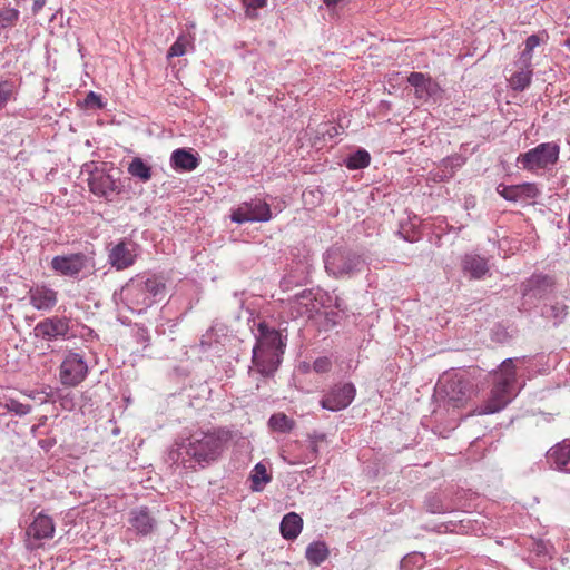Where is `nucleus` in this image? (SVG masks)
<instances>
[{"label":"nucleus","mask_w":570,"mask_h":570,"mask_svg":"<svg viewBox=\"0 0 570 570\" xmlns=\"http://www.w3.org/2000/svg\"><path fill=\"white\" fill-rule=\"evenodd\" d=\"M167 294L166 279L160 274L142 273L131 277L120 289V299L135 313L147 311Z\"/></svg>","instance_id":"obj_1"},{"label":"nucleus","mask_w":570,"mask_h":570,"mask_svg":"<svg viewBox=\"0 0 570 570\" xmlns=\"http://www.w3.org/2000/svg\"><path fill=\"white\" fill-rule=\"evenodd\" d=\"M525 363V357L507 358L494 373L493 386L483 405L474 407L470 414H492L503 410L517 395V368Z\"/></svg>","instance_id":"obj_2"},{"label":"nucleus","mask_w":570,"mask_h":570,"mask_svg":"<svg viewBox=\"0 0 570 570\" xmlns=\"http://www.w3.org/2000/svg\"><path fill=\"white\" fill-rule=\"evenodd\" d=\"M284 350L285 342L282 334L266 322H259L252 355L256 371L263 376L273 375L281 363Z\"/></svg>","instance_id":"obj_3"},{"label":"nucleus","mask_w":570,"mask_h":570,"mask_svg":"<svg viewBox=\"0 0 570 570\" xmlns=\"http://www.w3.org/2000/svg\"><path fill=\"white\" fill-rule=\"evenodd\" d=\"M228 439L229 432L222 429L195 432L177 444V458L187 455L204 466L220 456Z\"/></svg>","instance_id":"obj_4"},{"label":"nucleus","mask_w":570,"mask_h":570,"mask_svg":"<svg viewBox=\"0 0 570 570\" xmlns=\"http://www.w3.org/2000/svg\"><path fill=\"white\" fill-rule=\"evenodd\" d=\"M436 392L445 399L449 407L462 409L475 394V389L468 375L446 373L439 380Z\"/></svg>","instance_id":"obj_5"},{"label":"nucleus","mask_w":570,"mask_h":570,"mask_svg":"<svg viewBox=\"0 0 570 570\" xmlns=\"http://www.w3.org/2000/svg\"><path fill=\"white\" fill-rule=\"evenodd\" d=\"M560 147L558 144L541 142L534 148L522 153L517 158V164L524 170L537 171L549 169L557 164L559 159Z\"/></svg>","instance_id":"obj_6"},{"label":"nucleus","mask_w":570,"mask_h":570,"mask_svg":"<svg viewBox=\"0 0 570 570\" xmlns=\"http://www.w3.org/2000/svg\"><path fill=\"white\" fill-rule=\"evenodd\" d=\"M117 174V170L112 171L107 170L106 167H95L89 171L87 179L89 190L99 198L112 202L122 189L120 179L116 176Z\"/></svg>","instance_id":"obj_7"},{"label":"nucleus","mask_w":570,"mask_h":570,"mask_svg":"<svg viewBox=\"0 0 570 570\" xmlns=\"http://www.w3.org/2000/svg\"><path fill=\"white\" fill-rule=\"evenodd\" d=\"M51 268L59 275L78 278L81 274H91L95 268L94 258L83 253L58 255L51 259Z\"/></svg>","instance_id":"obj_8"},{"label":"nucleus","mask_w":570,"mask_h":570,"mask_svg":"<svg viewBox=\"0 0 570 570\" xmlns=\"http://www.w3.org/2000/svg\"><path fill=\"white\" fill-rule=\"evenodd\" d=\"M88 374L85 356L78 352H68L60 365V382L66 386H77Z\"/></svg>","instance_id":"obj_9"},{"label":"nucleus","mask_w":570,"mask_h":570,"mask_svg":"<svg viewBox=\"0 0 570 570\" xmlns=\"http://www.w3.org/2000/svg\"><path fill=\"white\" fill-rule=\"evenodd\" d=\"M362 265L363 259L357 254L332 250L325 262V269L328 274L338 277L360 271Z\"/></svg>","instance_id":"obj_10"},{"label":"nucleus","mask_w":570,"mask_h":570,"mask_svg":"<svg viewBox=\"0 0 570 570\" xmlns=\"http://www.w3.org/2000/svg\"><path fill=\"white\" fill-rule=\"evenodd\" d=\"M138 249V244L125 237L110 247L108 252V263L116 271L127 269L136 263Z\"/></svg>","instance_id":"obj_11"},{"label":"nucleus","mask_w":570,"mask_h":570,"mask_svg":"<svg viewBox=\"0 0 570 570\" xmlns=\"http://www.w3.org/2000/svg\"><path fill=\"white\" fill-rule=\"evenodd\" d=\"M127 522L128 530L141 537L155 533L158 528L156 511L145 505L131 509L128 513Z\"/></svg>","instance_id":"obj_12"},{"label":"nucleus","mask_w":570,"mask_h":570,"mask_svg":"<svg viewBox=\"0 0 570 570\" xmlns=\"http://www.w3.org/2000/svg\"><path fill=\"white\" fill-rule=\"evenodd\" d=\"M272 218L269 205L262 199L245 202L233 210L230 219L237 224L247 222H268Z\"/></svg>","instance_id":"obj_13"},{"label":"nucleus","mask_w":570,"mask_h":570,"mask_svg":"<svg viewBox=\"0 0 570 570\" xmlns=\"http://www.w3.org/2000/svg\"><path fill=\"white\" fill-rule=\"evenodd\" d=\"M70 318L52 316L39 322L35 327V334L46 341L67 338L70 331Z\"/></svg>","instance_id":"obj_14"},{"label":"nucleus","mask_w":570,"mask_h":570,"mask_svg":"<svg viewBox=\"0 0 570 570\" xmlns=\"http://www.w3.org/2000/svg\"><path fill=\"white\" fill-rule=\"evenodd\" d=\"M354 397L355 387L352 383L336 384L323 396V409L340 411L348 406Z\"/></svg>","instance_id":"obj_15"},{"label":"nucleus","mask_w":570,"mask_h":570,"mask_svg":"<svg viewBox=\"0 0 570 570\" xmlns=\"http://www.w3.org/2000/svg\"><path fill=\"white\" fill-rule=\"evenodd\" d=\"M497 193L508 202H528L535 199L540 195V190L534 183H523L519 185L499 184L495 188Z\"/></svg>","instance_id":"obj_16"},{"label":"nucleus","mask_w":570,"mask_h":570,"mask_svg":"<svg viewBox=\"0 0 570 570\" xmlns=\"http://www.w3.org/2000/svg\"><path fill=\"white\" fill-rule=\"evenodd\" d=\"M553 287V281L547 275H532L521 284L524 304L528 301L540 299L548 295Z\"/></svg>","instance_id":"obj_17"},{"label":"nucleus","mask_w":570,"mask_h":570,"mask_svg":"<svg viewBox=\"0 0 570 570\" xmlns=\"http://www.w3.org/2000/svg\"><path fill=\"white\" fill-rule=\"evenodd\" d=\"M407 82L414 88L415 98L420 101H428L441 91L438 82L422 72H411Z\"/></svg>","instance_id":"obj_18"},{"label":"nucleus","mask_w":570,"mask_h":570,"mask_svg":"<svg viewBox=\"0 0 570 570\" xmlns=\"http://www.w3.org/2000/svg\"><path fill=\"white\" fill-rule=\"evenodd\" d=\"M30 304L38 311H50L58 302V293L46 285H35L29 292Z\"/></svg>","instance_id":"obj_19"},{"label":"nucleus","mask_w":570,"mask_h":570,"mask_svg":"<svg viewBox=\"0 0 570 570\" xmlns=\"http://www.w3.org/2000/svg\"><path fill=\"white\" fill-rule=\"evenodd\" d=\"M55 534V523L51 517L40 512L27 529L29 540L51 539Z\"/></svg>","instance_id":"obj_20"},{"label":"nucleus","mask_w":570,"mask_h":570,"mask_svg":"<svg viewBox=\"0 0 570 570\" xmlns=\"http://www.w3.org/2000/svg\"><path fill=\"white\" fill-rule=\"evenodd\" d=\"M548 462L556 469L570 472V440H564L547 453Z\"/></svg>","instance_id":"obj_21"},{"label":"nucleus","mask_w":570,"mask_h":570,"mask_svg":"<svg viewBox=\"0 0 570 570\" xmlns=\"http://www.w3.org/2000/svg\"><path fill=\"white\" fill-rule=\"evenodd\" d=\"M462 269L471 278H482L488 272V261L476 254H466L462 259Z\"/></svg>","instance_id":"obj_22"},{"label":"nucleus","mask_w":570,"mask_h":570,"mask_svg":"<svg viewBox=\"0 0 570 570\" xmlns=\"http://www.w3.org/2000/svg\"><path fill=\"white\" fill-rule=\"evenodd\" d=\"M171 167L176 170L191 171L199 165L197 155L189 150L179 148L173 151L170 156Z\"/></svg>","instance_id":"obj_23"},{"label":"nucleus","mask_w":570,"mask_h":570,"mask_svg":"<svg viewBox=\"0 0 570 570\" xmlns=\"http://www.w3.org/2000/svg\"><path fill=\"white\" fill-rule=\"evenodd\" d=\"M303 529V519L296 512L285 514L279 524V531L285 540H295Z\"/></svg>","instance_id":"obj_24"},{"label":"nucleus","mask_w":570,"mask_h":570,"mask_svg":"<svg viewBox=\"0 0 570 570\" xmlns=\"http://www.w3.org/2000/svg\"><path fill=\"white\" fill-rule=\"evenodd\" d=\"M19 85L13 79H2L0 81V111L6 108L8 102L17 99Z\"/></svg>","instance_id":"obj_25"},{"label":"nucleus","mask_w":570,"mask_h":570,"mask_svg":"<svg viewBox=\"0 0 570 570\" xmlns=\"http://www.w3.org/2000/svg\"><path fill=\"white\" fill-rule=\"evenodd\" d=\"M532 68L518 67V71L511 75L509 82L513 90L523 91L531 83Z\"/></svg>","instance_id":"obj_26"},{"label":"nucleus","mask_w":570,"mask_h":570,"mask_svg":"<svg viewBox=\"0 0 570 570\" xmlns=\"http://www.w3.org/2000/svg\"><path fill=\"white\" fill-rule=\"evenodd\" d=\"M272 476L267 472L266 466L263 463H257L250 474L252 490L259 492L264 489V485L271 482Z\"/></svg>","instance_id":"obj_27"},{"label":"nucleus","mask_w":570,"mask_h":570,"mask_svg":"<svg viewBox=\"0 0 570 570\" xmlns=\"http://www.w3.org/2000/svg\"><path fill=\"white\" fill-rule=\"evenodd\" d=\"M128 173L139 180L146 183L151 178V167L140 157H135L128 165Z\"/></svg>","instance_id":"obj_28"},{"label":"nucleus","mask_w":570,"mask_h":570,"mask_svg":"<svg viewBox=\"0 0 570 570\" xmlns=\"http://www.w3.org/2000/svg\"><path fill=\"white\" fill-rule=\"evenodd\" d=\"M268 426L279 433H288L294 426L295 422L284 413H275L268 420Z\"/></svg>","instance_id":"obj_29"},{"label":"nucleus","mask_w":570,"mask_h":570,"mask_svg":"<svg viewBox=\"0 0 570 570\" xmlns=\"http://www.w3.org/2000/svg\"><path fill=\"white\" fill-rule=\"evenodd\" d=\"M371 156L365 149H357L355 153L348 155L345 159V165L348 169H363L370 165Z\"/></svg>","instance_id":"obj_30"},{"label":"nucleus","mask_w":570,"mask_h":570,"mask_svg":"<svg viewBox=\"0 0 570 570\" xmlns=\"http://www.w3.org/2000/svg\"><path fill=\"white\" fill-rule=\"evenodd\" d=\"M425 508L431 513H446L454 509L451 504L445 503L439 494L429 495Z\"/></svg>","instance_id":"obj_31"},{"label":"nucleus","mask_w":570,"mask_h":570,"mask_svg":"<svg viewBox=\"0 0 570 570\" xmlns=\"http://www.w3.org/2000/svg\"><path fill=\"white\" fill-rule=\"evenodd\" d=\"M323 314V330L340 324L345 316V312L338 303H336L335 309L325 311Z\"/></svg>","instance_id":"obj_32"},{"label":"nucleus","mask_w":570,"mask_h":570,"mask_svg":"<svg viewBox=\"0 0 570 570\" xmlns=\"http://www.w3.org/2000/svg\"><path fill=\"white\" fill-rule=\"evenodd\" d=\"M543 316L554 321V324H559L567 315V306L561 303L554 305H547L542 311Z\"/></svg>","instance_id":"obj_33"},{"label":"nucleus","mask_w":570,"mask_h":570,"mask_svg":"<svg viewBox=\"0 0 570 570\" xmlns=\"http://www.w3.org/2000/svg\"><path fill=\"white\" fill-rule=\"evenodd\" d=\"M3 406L8 412L18 416H24L31 412V405L21 403L16 399H7Z\"/></svg>","instance_id":"obj_34"},{"label":"nucleus","mask_w":570,"mask_h":570,"mask_svg":"<svg viewBox=\"0 0 570 570\" xmlns=\"http://www.w3.org/2000/svg\"><path fill=\"white\" fill-rule=\"evenodd\" d=\"M20 12L16 8H6L0 11V26L1 28H9L16 24Z\"/></svg>","instance_id":"obj_35"},{"label":"nucleus","mask_w":570,"mask_h":570,"mask_svg":"<svg viewBox=\"0 0 570 570\" xmlns=\"http://www.w3.org/2000/svg\"><path fill=\"white\" fill-rule=\"evenodd\" d=\"M189 41L185 36H179L176 41L170 46L167 58L181 57L186 53Z\"/></svg>","instance_id":"obj_36"},{"label":"nucleus","mask_w":570,"mask_h":570,"mask_svg":"<svg viewBox=\"0 0 570 570\" xmlns=\"http://www.w3.org/2000/svg\"><path fill=\"white\" fill-rule=\"evenodd\" d=\"M306 559L313 564V566H320L321 564V541L316 540L313 541L306 549Z\"/></svg>","instance_id":"obj_37"},{"label":"nucleus","mask_w":570,"mask_h":570,"mask_svg":"<svg viewBox=\"0 0 570 570\" xmlns=\"http://www.w3.org/2000/svg\"><path fill=\"white\" fill-rule=\"evenodd\" d=\"M267 0H244V6L246 8V16L249 18L257 17V9H261L266 6Z\"/></svg>","instance_id":"obj_38"},{"label":"nucleus","mask_w":570,"mask_h":570,"mask_svg":"<svg viewBox=\"0 0 570 570\" xmlns=\"http://www.w3.org/2000/svg\"><path fill=\"white\" fill-rule=\"evenodd\" d=\"M298 371L302 374H312L314 372L315 374H318L321 372V360L316 358L313 364H309L308 362H302L298 365Z\"/></svg>","instance_id":"obj_39"},{"label":"nucleus","mask_w":570,"mask_h":570,"mask_svg":"<svg viewBox=\"0 0 570 570\" xmlns=\"http://www.w3.org/2000/svg\"><path fill=\"white\" fill-rule=\"evenodd\" d=\"M517 67L532 68V51L528 49H523L520 53L518 61L515 62Z\"/></svg>","instance_id":"obj_40"},{"label":"nucleus","mask_w":570,"mask_h":570,"mask_svg":"<svg viewBox=\"0 0 570 570\" xmlns=\"http://www.w3.org/2000/svg\"><path fill=\"white\" fill-rule=\"evenodd\" d=\"M350 0H323V3L332 11H337L345 8L348 4Z\"/></svg>","instance_id":"obj_41"},{"label":"nucleus","mask_w":570,"mask_h":570,"mask_svg":"<svg viewBox=\"0 0 570 570\" xmlns=\"http://www.w3.org/2000/svg\"><path fill=\"white\" fill-rule=\"evenodd\" d=\"M540 45V38L537 35H531L525 40V49L533 52L534 48H537Z\"/></svg>","instance_id":"obj_42"},{"label":"nucleus","mask_w":570,"mask_h":570,"mask_svg":"<svg viewBox=\"0 0 570 570\" xmlns=\"http://www.w3.org/2000/svg\"><path fill=\"white\" fill-rule=\"evenodd\" d=\"M86 104L88 106L90 105H97L98 107H101V98L99 95H97L96 92L94 91H90L87 97H86Z\"/></svg>","instance_id":"obj_43"},{"label":"nucleus","mask_w":570,"mask_h":570,"mask_svg":"<svg viewBox=\"0 0 570 570\" xmlns=\"http://www.w3.org/2000/svg\"><path fill=\"white\" fill-rule=\"evenodd\" d=\"M47 0H33L32 12L37 14L46 4Z\"/></svg>","instance_id":"obj_44"},{"label":"nucleus","mask_w":570,"mask_h":570,"mask_svg":"<svg viewBox=\"0 0 570 570\" xmlns=\"http://www.w3.org/2000/svg\"><path fill=\"white\" fill-rule=\"evenodd\" d=\"M314 196V190H305L303 193V199H304V203L307 205V204H311V205H314L313 202H309V198Z\"/></svg>","instance_id":"obj_45"},{"label":"nucleus","mask_w":570,"mask_h":570,"mask_svg":"<svg viewBox=\"0 0 570 570\" xmlns=\"http://www.w3.org/2000/svg\"><path fill=\"white\" fill-rule=\"evenodd\" d=\"M331 137L338 134V130L335 126H332L331 129H327L326 131Z\"/></svg>","instance_id":"obj_46"},{"label":"nucleus","mask_w":570,"mask_h":570,"mask_svg":"<svg viewBox=\"0 0 570 570\" xmlns=\"http://www.w3.org/2000/svg\"><path fill=\"white\" fill-rule=\"evenodd\" d=\"M331 137L338 134V130L335 126H332L331 129H327L326 131Z\"/></svg>","instance_id":"obj_47"},{"label":"nucleus","mask_w":570,"mask_h":570,"mask_svg":"<svg viewBox=\"0 0 570 570\" xmlns=\"http://www.w3.org/2000/svg\"><path fill=\"white\" fill-rule=\"evenodd\" d=\"M404 239L405 240H409V242H415L417 239V236L416 235H403Z\"/></svg>","instance_id":"obj_48"},{"label":"nucleus","mask_w":570,"mask_h":570,"mask_svg":"<svg viewBox=\"0 0 570 570\" xmlns=\"http://www.w3.org/2000/svg\"><path fill=\"white\" fill-rule=\"evenodd\" d=\"M69 402H70V400H68V397L66 396V397L62 399V403L61 404H62L63 407H67V405H69Z\"/></svg>","instance_id":"obj_49"},{"label":"nucleus","mask_w":570,"mask_h":570,"mask_svg":"<svg viewBox=\"0 0 570 570\" xmlns=\"http://www.w3.org/2000/svg\"><path fill=\"white\" fill-rule=\"evenodd\" d=\"M327 553H328V551L325 548V546L323 544V554H322L323 560L327 557Z\"/></svg>","instance_id":"obj_50"},{"label":"nucleus","mask_w":570,"mask_h":570,"mask_svg":"<svg viewBox=\"0 0 570 570\" xmlns=\"http://www.w3.org/2000/svg\"><path fill=\"white\" fill-rule=\"evenodd\" d=\"M322 366H323V371H325V367H326V361H325L324 358H323Z\"/></svg>","instance_id":"obj_51"}]
</instances>
